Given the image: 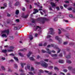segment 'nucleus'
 <instances>
[{
  "label": "nucleus",
  "mask_w": 75,
  "mask_h": 75,
  "mask_svg": "<svg viewBox=\"0 0 75 75\" xmlns=\"http://www.w3.org/2000/svg\"><path fill=\"white\" fill-rule=\"evenodd\" d=\"M42 20L40 21V23L41 24H44L45 23V21H49V19L45 17H41Z\"/></svg>",
  "instance_id": "obj_3"
},
{
  "label": "nucleus",
  "mask_w": 75,
  "mask_h": 75,
  "mask_svg": "<svg viewBox=\"0 0 75 75\" xmlns=\"http://www.w3.org/2000/svg\"><path fill=\"white\" fill-rule=\"evenodd\" d=\"M42 52L43 53H45V52H46V51L44 50H42Z\"/></svg>",
  "instance_id": "obj_46"
},
{
  "label": "nucleus",
  "mask_w": 75,
  "mask_h": 75,
  "mask_svg": "<svg viewBox=\"0 0 75 75\" xmlns=\"http://www.w3.org/2000/svg\"><path fill=\"white\" fill-rule=\"evenodd\" d=\"M67 62L68 64H71V62L69 60H67Z\"/></svg>",
  "instance_id": "obj_29"
},
{
  "label": "nucleus",
  "mask_w": 75,
  "mask_h": 75,
  "mask_svg": "<svg viewBox=\"0 0 75 75\" xmlns=\"http://www.w3.org/2000/svg\"><path fill=\"white\" fill-rule=\"evenodd\" d=\"M39 71L40 72V73H43L44 72V71L42 69L39 70Z\"/></svg>",
  "instance_id": "obj_27"
},
{
  "label": "nucleus",
  "mask_w": 75,
  "mask_h": 75,
  "mask_svg": "<svg viewBox=\"0 0 75 75\" xmlns=\"http://www.w3.org/2000/svg\"><path fill=\"white\" fill-rule=\"evenodd\" d=\"M66 58H71V56H70V55H69V56H67L66 57Z\"/></svg>",
  "instance_id": "obj_37"
},
{
  "label": "nucleus",
  "mask_w": 75,
  "mask_h": 75,
  "mask_svg": "<svg viewBox=\"0 0 75 75\" xmlns=\"http://www.w3.org/2000/svg\"><path fill=\"white\" fill-rule=\"evenodd\" d=\"M57 18H61V15H59L57 16Z\"/></svg>",
  "instance_id": "obj_39"
},
{
  "label": "nucleus",
  "mask_w": 75,
  "mask_h": 75,
  "mask_svg": "<svg viewBox=\"0 0 75 75\" xmlns=\"http://www.w3.org/2000/svg\"><path fill=\"white\" fill-rule=\"evenodd\" d=\"M2 51L3 52H4V53H6V52H7V50H2Z\"/></svg>",
  "instance_id": "obj_25"
},
{
  "label": "nucleus",
  "mask_w": 75,
  "mask_h": 75,
  "mask_svg": "<svg viewBox=\"0 0 75 75\" xmlns=\"http://www.w3.org/2000/svg\"><path fill=\"white\" fill-rule=\"evenodd\" d=\"M14 67L15 68H18V65L17 64H14Z\"/></svg>",
  "instance_id": "obj_24"
},
{
  "label": "nucleus",
  "mask_w": 75,
  "mask_h": 75,
  "mask_svg": "<svg viewBox=\"0 0 75 75\" xmlns=\"http://www.w3.org/2000/svg\"><path fill=\"white\" fill-rule=\"evenodd\" d=\"M54 47V48L58 50V51L57 52V53H59L60 52L61 49H59L57 45H55L51 44V45H49L47 46V48H50V47Z\"/></svg>",
  "instance_id": "obj_2"
},
{
  "label": "nucleus",
  "mask_w": 75,
  "mask_h": 75,
  "mask_svg": "<svg viewBox=\"0 0 75 75\" xmlns=\"http://www.w3.org/2000/svg\"><path fill=\"white\" fill-rule=\"evenodd\" d=\"M69 17H73V15H69Z\"/></svg>",
  "instance_id": "obj_61"
},
{
  "label": "nucleus",
  "mask_w": 75,
  "mask_h": 75,
  "mask_svg": "<svg viewBox=\"0 0 75 75\" xmlns=\"http://www.w3.org/2000/svg\"><path fill=\"white\" fill-rule=\"evenodd\" d=\"M9 48L10 49L7 50L8 52H12L13 51V50L14 49V47L13 46H10Z\"/></svg>",
  "instance_id": "obj_9"
},
{
  "label": "nucleus",
  "mask_w": 75,
  "mask_h": 75,
  "mask_svg": "<svg viewBox=\"0 0 75 75\" xmlns=\"http://www.w3.org/2000/svg\"><path fill=\"white\" fill-rule=\"evenodd\" d=\"M64 60H59V63H61V64H62V63H64Z\"/></svg>",
  "instance_id": "obj_20"
},
{
  "label": "nucleus",
  "mask_w": 75,
  "mask_h": 75,
  "mask_svg": "<svg viewBox=\"0 0 75 75\" xmlns=\"http://www.w3.org/2000/svg\"><path fill=\"white\" fill-rule=\"evenodd\" d=\"M55 38L56 40H58L59 44H61V43L62 42V40L61 39L59 38L58 36H56V37Z\"/></svg>",
  "instance_id": "obj_8"
},
{
  "label": "nucleus",
  "mask_w": 75,
  "mask_h": 75,
  "mask_svg": "<svg viewBox=\"0 0 75 75\" xmlns=\"http://www.w3.org/2000/svg\"><path fill=\"white\" fill-rule=\"evenodd\" d=\"M19 54L20 56H21V57H24L23 54H21V53H19Z\"/></svg>",
  "instance_id": "obj_34"
},
{
  "label": "nucleus",
  "mask_w": 75,
  "mask_h": 75,
  "mask_svg": "<svg viewBox=\"0 0 75 75\" xmlns=\"http://www.w3.org/2000/svg\"><path fill=\"white\" fill-rule=\"evenodd\" d=\"M60 74H62L61 75H65V74L62 72L60 73Z\"/></svg>",
  "instance_id": "obj_59"
},
{
  "label": "nucleus",
  "mask_w": 75,
  "mask_h": 75,
  "mask_svg": "<svg viewBox=\"0 0 75 75\" xmlns=\"http://www.w3.org/2000/svg\"><path fill=\"white\" fill-rule=\"evenodd\" d=\"M4 7H7V4L6 3H4Z\"/></svg>",
  "instance_id": "obj_53"
},
{
  "label": "nucleus",
  "mask_w": 75,
  "mask_h": 75,
  "mask_svg": "<svg viewBox=\"0 0 75 75\" xmlns=\"http://www.w3.org/2000/svg\"><path fill=\"white\" fill-rule=\"evenodd\" d=\"M16 21H17V22H19V19H16Z\"/></svg>",
  "instance_id": "obj_62"
},
{
  "label": "nucleus",
  "mask_w": 75,
  "mask_h": 75,
  "mask_svg": "<svg viewBox=\"0 0 75 75\" xmlns=\"http://www.w3.org/2000/svg\"><path fill=\"white\" fill-rule=\"evenodd\" d=\"M16 15H18L19 14V11L18 10H16Z\"/></svg>",
  "instance_id": "obj_23"
},
{
  "label": "nucleus",
  "mask_w": 75,
  "mask_h": 75,
  "mask_svg": "<svg viewBox=\"0 0 75 75\" xmlns=\"http://www.w3.org/2000/svg\"><path fill=\"white\" fill-rule=\"evenodd\" d=\"M46 50L47 51V53H48L49 54H51V52H53V53H55V51L53 50L52 51H51V50H49V49L48 48H47L46 49Z\"/></svg>",
  "instance_id": "obj_6"
},
{
  "label": "nucleus",
  "mask_w": 75,
  "mask_h": 75,
  "mask_svg": "<svg viewBox=\"0 0 75 75\" xmlns=\"http://www.w3.org/2000/svg\"><path fill=\"white\" fill-rule=\"evenodd\" d=\"M29 38L30 41L32 40L33 39V36H32V35H30L29 36Z\"/></svg>",
  "instance_id": "obj_19"
},
{
  "label": "nucleus",
  "mask_w": 75,
  "mask_h": 75,
  "mask_svg": "<svg viewBox=\"0 0 75 75\" xmlns=\"http://www.w3.org/2000/svg\"><path fill=\"white\" fill-rule=\"evenodd\" d=\"M29 74L30 75H34V74H33V73H32V72H29Z\"/></svg>",
  "instance_id": "obj_48"
},
{
  "label": "nucleus",
  "mask_w": 75,
  "mask_h": 75,
  "mask_svg": "<svg viewBox=\"0 0 75 75\" xmlns=\"http://www.w3.org/2000/svg\"><path fill=\"white\" fill-rule=\"evenodd\" d=\"M14 59H15V60L16 61H17V62H18V59L17 57H14Z\"/></svg>",
  "instance_id": "obj_21"
},
{
  "label": "nucleus",
  "mask_w": 75,
  "mask_h": 75,
  "mask_svg": "<svg viewBox=\"0 0 75 75\" xmlns=\"http://www.w3.org/2000/svg\"><path fill=\"white\" fill-rule=\"evenodd\" d=\"M57 18H55L54 19V21H57Z\"/></svg>",
  "instance_id": "obj_47"
},
{
  "label": "nucleus",
  "mask_w": 75,
  "mask_h": 75,
  "mask_svg": "<svg viewBox=\"0 0 75 75\" xmlns=\"http://www.w3.org/2000/svg\"><path fill=\"white\" fill-rule=\"evenodd\" d=\"M64 7H65V8H67L68 6L67 5L64 4Z\"/></svg>",
  "instance_id": "obj_51"
},
{
  "label": "nucleus",
  "mask_w": 75,
  "mask_h": 75,
  "mask_svg": "<svg viewBox=\"0 0 75 75\" xmlns=\"http://www.w3.org/2000/svg\"><path fill=\"white\" fill-rule=\"evenodd\" d=\"M58 30L59 31L58 32L59 34H61V30L59 29H58Z\"/></svg>",
  "instance_id": "obj_55"
},
{
  "label": "nucleus",
  "mask_w": 75,
  "mask_h": 75,
  "mask_svg": "<svg viewBox=\"0 0 75 75\" xmlns=\"http://www.w3.org/2000/svg\"><path fill=\"white\" fill-rule=\"evenodd\" d=\"M9 33H10V30H9V29H7L2 31L1 34H5V33H6L7 34V35H8Z\"/></svg>",
  "instance_id": "obj_4"
},
{
  "label": "nucleus",
  "mask_w": 75,
  "mask_h": 75,
  "mask_svg": "<svg viewBox=\"0 0 75 75\" xmlns=\"http://www.w3.org/2000/svg\"><path fill=\"white\" fill-rule=\"evenodd\" d=\"M57 54H51V56L52 57H54L53 59H57L58 58L57 57Z\"/></svg>",
  "instance_id": "obj_10"
},
{
  "label": "nucleus",
  "mask_w": 75,
  "mask_h": 75,
  "mask_svg": "<svg viewBox=\"0 0 75 75\" xmlns=\"http://www.w3.org/2000/svg\"><path fill=\"white\" fill-rule=\"evenodd\" d=\"M19 71L20 72H24V70H23V69H22L21 68L19 69Z\"/></svg>",
  "instance_id": "obj_36"
},
{
  "label": "nucleus",
  "mask_w": 75,
  "mask_h": 75,
  "mask_svg": "<svg viewBox=\"0 0 75 75\" xmlns=\"http://www.w3.org/2000/svg\"><path fill=\"white\" fill-rule=\"evenodd\" d=\"M35 63L38 65L41 64V65L44 68H47V67H48V64L44 62L43 61H42L40 62H35Z\"/></svg>",
  "instance_id": "obj_1"
},
{
  "label": "nucleus",
  "mask_w": 75,
  "mask_h": 75,
  "mask_svg": "<svg viewBox=\"0 0 75 75\" xmlns=\"http://www.w3.org/2000/svg\"><path fill=\"white\" fill-rule=\"evenodd\" d=\"M64 3H69V1H64Z\"/></svg>",
  "instance_id": "obj_52"
},
{
  "label": "nucleus",
  "mask_w": 75,
  "mask_h": 75,
  "mask_svg": "<svg viewBox=\"0 0 75 75\" xmlns=\"http://www.w3.org/2000/svg\"><path fill=\"white\" fill-rule=\"evenodd\" d=\"M64 18V16L63 15H60V18Z\"/></svg>",
  "instance_id": "obj_44"
},
{
  "label": "nucleus",
  "mask_w": 75,
  "mask_h": 75,
  "mask_svg": "<svg viewBox=\"0 0 75 75\" xmlns=\"http://www.w3.org/2000/svg\"><path fill=\"white\" fill-rule=\"evenodd\" d=\"M19 50L21 51H26V49H21L20 50Z\"/></svg>",
  "instance_id": "obj_38"
},
{
  "label": "nucleus",
  "mask_w": 75,
  "mask_h": 75,
  "mask_svg": "<svg viewBox=\"0 0 75 75\" xmlns=\"http://www.w3.org/2000/svg\"><path fill=\"white\" fill-rule=\"evenodd\" d=\"M28 15L27 14L25 16H23V18H27V17H28Z\"/></svg>",
  "instance_id": "obj_30"
},
{
  "label": "nucleus",
  "mask_w": 75,
  "mask_h": 75,
  "mask_svg": "<svg viewBox=\"0 0 75 75\" xmlns=\"http://www.w3.org/2000/svg\"><path fill=\"white\" fill-rule=\"evenodd\" d=\"M31 54H33V53L31 52H29V53L27 54V56L28 57H29L30 56Z\"/></svg>",
  "instance_id": "obj_16"
},
{
  "label": "nucleus",
  "mask_w": 75,
  "mask_h": 75,
  "mask_svg": "<svg viewBox=\"0 0 75 75\" xmlns=\"http://www.w3.org/2000/svg\"><path fill=\"white\" fill-rule=\"evenodd\" d=\"M9 55H11V56H14V54L13 53H11L9 54Z\"/></svg>",
  "instance_id": "obj_54"
},
{
  "label": "nucleus",
  "mask_w": 75,
  "mask_h": 75,
  "mask_svg": "<svg viewBox=\"0 0 75 75\" xmlns=\"http://www.w3.org/2000/svg\"><path fill=\"white\" fill-rule=\"evenodd\" d=\"M66 29H67V30H70V28H69V27L67 28Z\"/></svg>",
  "instance_id": "obj_64"
},
{
  "label": "nucleus",
  "mask_w": 75,
  "mask_h": 75,
  "mask_svg": "<svg viewBox=\"0 0 75 75\" xmlns=\"http://www.w3.org/2000/svg\"><path fill=\"white\" fill-rule=\"evenodd\" d=\"M49 60V59H44V61H45L46 62H48Z\"/></svg>",
  "instance_id": "obj_40"
},
{
  "label": "nucleus",
  "mask_w": 75,
  "mask_h": 75,
  "mask_svg": "<svg viewBox=\"0 0 75 75\" xmlns=\"http://www.w3.org/2000/svg\"><path fill=\"white\" fill-rule=\"evenodd\" d=\"M68 10H72V8H68Z\"/></svg>",
  "instance_id": "obj_60"
},
{
  "label": "nucleus",
  "mask_w": 75,
  "mask_h": 75,
  "mask_svg": "<svg viewBox=\"0 0 75 75\" xmlns=\"http://www.w3.org/2000/svg\"><path fill=\"white\" fill-rule=\"evenodd\" d=\"M47 43L45 42L44 43V44L43 45L44 46H45V45H47Z\"/></svg>",
  "instance_id": "obj_58"
},
{
  "label": "nucleus",
  "mask_w": 75,
  "mask_h": 75,
  "mask_svg": "<svg viewBox=\"0 0 75 75\" xmlns=\"http://www.w3.org/2000/svg\"><path fill=\"white\" fill-rule=\"evenodd\" d=\"M67 44H68V42H64V44L65 45Z\"/></svg>",
  "instance_id": "obj_50"
},
{
  "label": "nucleus",
  "mask_w": 75,
  "mask_h": 75,
  "mask_svg": "<svg viewBox=\"0 0 75 75\" xmlns=\"http://www.w3.org/2000/svg\"><path fill=\"white\" fill-rule=\"evenodd\" d=\"M14 28L15 30H18V28L17 27L15 26Z\"/></svg>",
  "instance_id": "obj_41"
},
{
  "label": "nucleus",
  "mask_w": 75,
  "mask_h": 75,
  "mask_svg": "<svg viewBox=\"0 0 75 75\" xmlns=\"http://www.w3.org/2000/svg\"><path fill=\"white\" fill-rule=\"evenodd\" d=\"M35 31H36L37 30L39 31H41V27H39L38 26H36L35 27Z\"/></svg>",
  "instance_id": "obj_11"
},
{
  "label": "nucleus",
  "mask_w": 75,
  "mask_h": 75,
  "mask_svg": "<svg viewBox=\"0 0 75 75\" xmlns=\"http://www.w3.org/2000/svg\"><path fill=\"white\" fill-rule=\"evenodd\" d=\"M42 44H39V46L40 47H41V46H42Z\"/></svg>",
  "instance_id": "obj_63"
},
{
  "label": "nucleus",
  "mask_w": 75,
  "mask_h": 75,
  "mask_svg": "<svg viewBox=\"0 0 75 75\" xmlns=\"http://www.w3.org/2000/svg\"><path fill=\"white\" fill-rule=\"evenodd\" d=\"M34 4H35V6H37L38 7H39L40 6L39 5L37 4V3H35Z\"/></svg>",
  "instance_id": "obj_42"
},
{
  "label": "nucleus",
  "mask_w": 75,
  "mask_h": 75,
  "mask_svg": "<svg viewBox=\"0 0 75 75\" xmlns=\"http://www.w3.org/2000/svg\"><path fill=\"white\" fill-rule=\"evenodd\" d=\"M52 68H53V66H50L48 67V68L50 69H52Z\"/></svg>",
  "instance_id": "obj_35"
},
{
  "label": "nucleus",
  "mask_w": 75,
  "mask_h": 75,
  "mask_svg": "<svg viewBox=\"0 0 75 75\" xmlns=\"http://www.w3.org/2000/svg\"><path fill=\"white\" fill-rule=\"evenodd\" d=\"M18 4H19V2L17 1L15 4L14 5L15 6H18Z\"/></svg>",
  "instance_id": "obj_22"
},
{
  "label": "nucleus",
  "mask_w": 75,
  "mask_h": 75,
  "mask_svg": "<svg viewBox=\"0 0 75 75\" xmlns=\"http://www.w3.org/2000/svg\"><path fill=\"white\" fill-rule=\"evenodd\" d=\"M50 31L49 32V34H52V35H54L55 34V32L54 31V29L52 28H50L49 29Z\"/></svg>",
  "instance_id": "obj_5"
},
{
  "label": "nucleus",
  "mask_w": 75,
  "mask_h": 75,
  "mask_svg": "<svg viewBox=\"0 0 75 75\" xmlns=\"http://www.w3.org/2000/svg\"><path fill=\"white\" fill-rule=\"evenodd\" d=\"M51 35H48L47 36V38H51Z\"/></svg>",
  "instance_id": "obj_49"
},
{
  "label": "nucleus",
  "mask_w": 75,
  "mask_h": 75,
  "mask_svg": "<svg viewBox=\"0 0 75 75\" xmlns=\"http://www.w3.org/2000/svg\"><path fill=\"white\" fill-rule=\"evenodd\" d=\"M68 69L70 71H72V73H73V74H75V68L72 69V67H68Z\"/></svg>",
  "instance_id": "obj_7"
},
{
  "label": "nucleus",
  "mask_w": 75,
  "mask_h": 75,
  "mask_svg": "<svg viewBox=\"0 0 75 75\" xmlns=\"http://www.w3.org/2000/svg\"><path fill=\"white\" fill-rule=\"evenodd\" d=\"M21 65L22 67V68H23V67H24V65H26V64L25 63H21Z\"/></svg>",
  "instance_id": "obj_18"
},
{
  "label": "nucleus",
  "mask_w": 75,
  "mask_h": 75,
  "mask_svg": "<svg viewBox=\"0 0 75 75\" xmlns=\"http://www.w3.org/2000/svg\"><path fill=\"white\" fill-rule=\"evenodd\" d=\"M30 60H32V61H34L35 60V59H34L33 58V57H31L30 58Z\"/></svg>",
  "instance_id": "obj_28"
},
{
  "label": "nucleus",
  "mask_w": 75,
  "mask_h": 75,
  "mask_svg": "<svg viewBox=\"0 0 75 75\" xmlns=\"http://www.w3.org/2000/svg\"><path fill=\"white\" fill-rule=\"evenodd\" d=\"M27 68L29 70H30V71H34V67H31V69L30 70V66L29 65H28Z\"/></svg>",
  "instance_id": "obj_12"
},
{
  "label": "nucleus",
  "mask_w": 75,
  "mask_h": 75,
  "mask_svg": "<svg viewBox=\"0 0 75 75\" xmlns=\"http://www.w3.org/2000/svg\"><path fill=\"white\" fill-rule=\"evenodd\" d=\"M54 69L55 70H56V71H58V70H59L58 68V67H54Z\"/></svg>",
  "instance_id": "obj_33"
},
{
  "label": "nucleus",
  "mask_w": 75,
  "mask_h": 75,
  "mask_svg": "<svg viewBox=\"0 0 75 75\" xmlns=\"http://www.w3.org/2000/svg\"><path fill=\"white\" fill-rule=\"evenodd\" d=\"M1 68L4 71H5V70H6V69H5L4 67L3 66H1Z\"/></svg>",
  "instance_id": "obj_31"
},
{
  "label": "nucleus",
  "mask_w": 75,
  "mask_h": 75,
  "mask_svg": "<svg viewBox=\"0 0 75 75\" xmlns=\"http://www.w3.org/2000/svg\"><path fill=\"white\" fill-rule=\"evenodd\" d=\"M49 9L50 10H52V7H50L49 8Z\"/></svg>",
  "instance_id": "obj_57"
},
{
  "label": "nucleus",
  "mask_w": 75,
  "mask_h": 75,
  "mask_svg": "<svg viewBox=\"0 0 75 75\" xmlns=\"http://www.w3.org/2000/svg\"><path fill=\"white\" fill-rule=\"evenodd\" d=\"M45 72H46V73H48V74L49 75H52V72H50L49 73V71H47L46 70H45Z\"/></svg>",
  "instance_id": "obj_15"
},
{
  "label": "nucleus",
  "mask_w": 75,
  "mask_h": 75,
  "mask_svg": "<svg viewBox=\"0 0 75 75\" xmlns=\"http://www.w3.org/2000/svg\"><path fill=\"white\" fill-rule=\"evenodd\" d=\"M32 23H35V19L34 18H32Z\"/></svg>",
  "instance_id": "obj_26"
},
{
  "label": "nucleus",
  "mask_w": 75,
  "mask_h": 75,
  "mask_svg": "<svg viewBox=\"0 0 75 75\" xmlns=\"http://www.w3.org/2000/svg\"><path fill=\"white\" fill-rule=\"evenodd\" d=\"M40 58V57L39 55H38L37 57V59H38L39 58Z\"/></svg>",
  "instance_id": "obj_45"
},
{
  "label": "nucleus",
  "mask_w": 75,
  "mask_h": 75,
  "mask_svg": "<svg viewBox=\"0 0 75 75\" xmlns=\"http://www.w3.org/2000/svg\"><path fill=\"white\" fill-rule=\"evenodd\" d=\"M8 71H9L10 72H11V69H10V68H8Z\"/></svg>",
  "instance_id": "obj_43"
},
{
  "label": "nucleus",
  "mask_w": 75,
  "mask_h": 75,
  "mask_svg": "<svg viewBox=\"0 0 75 75\" xmlns=\"http://www.w3.org/2000/svg\"><path fill=\"white\" fill-rule=\"evenodd\" d=\"M34 12L33 13V14H36L38 12V10L37 9H33Z\"/></svg>",
  "instance_id": "obj_13"
},
{
  "label": "nucleus",
  "mask_w": 75,
  "mask_h": 75,
  "mask_svg": "<svg viewBox=\"0 0 75 75\" xmlns=\"http://www.w3.org/2000/svg\"><path fill=\"white\" fill-rule=\"evenodd\" d=\"M63 71L64 72H67V70L65 69H64Z\"/></svg>",
  "instance_id": "obj_56"
},
{
  "label": "nucleus",
  "mask_w": 75,
  "mask_h": 75,
  "mask_svg": "<svg viewBox=\"0 0 75 75\" xmlns=\"http://www.w3.org/2000/svg\"><path fill=\"white\" fill-rule=\"evenodd\" d=\"M2 34L1 35V37H5V38H6L7 37V35H6V34L4 33H3V34Z\"/></svg>",
  "instance_id": "obj_14"
},
{
  "label": "nucleus",
  "mask_w": 75,
  "mask_h": 75,
  "mask_svg": "<svg viewBox=\"0 0 75 75\" xmlns=\"http://www.w3.org/2000/svg\"><path fill=\"white\" fill-rule=\"evenodd\" d=\"M59 57H63V56H62V53H60L59 54Z\"/></svg>",
  "instance_id": "obj_32"
},
{
  "label": "nucleus",
  "mask_w": 75,
  "mask_h": 75,
  "mask_svg": "<svg viewBox=\"0 0 75 75\" xmlns=\"http://www.w3.org/2000/svg\"><path fill=\"white\" fill-rule=\"evenodd\" d=\"M51 4L52 5V7H55L56 6L55 4L53 2H51Z\"/></svg>",
  "instance_id": "obj_17"
}]
</instances>
